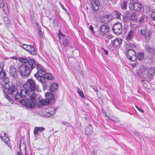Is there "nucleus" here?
Listing matches in <instances>:
<instances>
[{
    "label": "nucleus",
    "mask_w": 155,
    "mask_h": 155,
    "mask_svg": "<svg viewBox=\"0 0 155 155\" xmlns=\"http://www.w3.org/2000/svg\"><path fill=\"white\" fill-rule=\"evenodd\" d=\"M2 140L5 143H7V141L9 140V139L8 136L6 137H3L2 138H1Z\"/></svg>",
    "instance_id": "nucleus-35"
},
{
    "label": "nucleus",
    "mask_w": 155,
    "mask_h": 155,
    "mask_svg": "<svg viewBox=\"0 0 155 155\" xmlns=\"http://www.w3.org/2000/svg\"><path fill=\"white\" fill-rule=\"evenodd\" d=\"M115 13L116 16V18L117 19H120V17L122 14L117 11H115Z\"/></svg>",
    "instance_id": "nucleus-34"
},
{
    "label": "nucleus",
    "mask_w": 155,
    "mask_h": 155,
    "mask_svg": "<svg viewBox=\"0 0 155 155\" xmlns=\"http://www.w3.org/2000/svg\"><path fill=\"white\" fill-rule=\"evenodd\" d=\"M62 124H64V125H65L67 126H69V124H68V123L66 122H65V121H63L62 122Z\"/></svg>",
    "instance_id": "nucleus-48"
},
{
    "label": "nucleus",
    "mask_w": 155,
    "mask_h": 155,
    "mask_svg": "<svg viewBox=\"0 0 155 155\" xmlns=\"http://www.w3.org/2000/svg\"><path fill=\"white\" fill-rule=\"evenodd\" d=\"M0 77H2V79L6 84L9 82V79L6 77V74L4 71H2V70L0 72Z\"/></svg>",
    "instance_id": "nucleus-19"
},
{
    "label": "nucleus",
    "mask_w": 155,
    "mask_h": 155,
    "mask_svg": "<svg viewBox=\"0 0 155 155\" xmlns=\"http://www.w3.org/2000/svg\"><path fill=\"white\" fill-rule=\"evenodd\" d=\"M105 114V115H106V116H107V115L106 114Z\"/></svg>",
    "instance_id": "nucleus-64"
},
{
    "label": "nucleus",
    "mask_w": 155,
    "mask_h": 155,
    "mask_svg": "<svg viewBox=\"0 0 155 155\" xmlns=\"http://www.w3.org/2000/svg\"><path fill=\"white\" fill-rule=\"evenodd\" d=\"M102 110L103 111V113L104 114V115L105 114V113H106V111L105 110L103 109H102Z\"/></svg>",
    "instance_id": "nucleus-54"
},
{
    "label": "nucleus",
    "mask_w": 155,
    "mask_h": 155,
    "mask_svg": "<svg viewBox=\"0 0 155 155\" xmlns=\"http://www.w3.org/2000/svg\"><path fill=\"white\" fill-rule=\"evenodd\" d=\"M134 33L133 30H130L128 33L125 38V40L127 42L126 43V47L127 48L129 46L130 48H133V45L132 43V39L134 37Z\"/></svg>",
    "instance_id": "nucleus-6"
},
{
    "label": "nucleus",
    "mask_w": 155,
    "mask_h": 155,
    "mask_svg": "<svg viewBox=\"0 0 155 155\" xmlns=\"http://www.w3.org/2000/svg\"><path fill=\"white\" fill-rule=\"evenodd\" d=\"M136 14L134 13H132L130 15V18L132 20H134L136 19Z\"/></svg>",
    "instance_id": "nucleus-37"
},
{
    "label": "nucleus",
    "mask_w": 155,
    "mask_h": 155,
    "mask_svg": "<svg viewBox=\"0 0 155 155\" xmlns=\"http://www.w3.org/2000/svg\"><path fill=\"white\" fill-rule=\"evenodd\" d=\"M35 64L31 60L29 61V65L23 64L20 66L19 69L21 76H28L32 70L35 68Z\"/></svg>",
    "instance_id": "nucleus-2"
},
{
    "label": "nucleus",
    "mask_w": 155,
    "mask_h": 155,
    "mask_svg": "<svg viewBox=\"0 0 155 155\" xmlns=\"http://www.w3.org/2000/svg\"><path fill=\"white\" fill-rule=\"evenodd\" d=\"M109 31V28L106 24L102 25L100 27L99 35L102 36L107 35Z\"/></svg>",
    "instance_id": "nucleus-9"
},
{
    "label": "nucleus",
    "mask_w": 155,
    "mask_h": 155,
    "mask_svg": "<svg viewBox=\"0 0 155 155\" xmlns=\"http://www.w3.org/2000/svg\"><path fill=\"white\" fill-rule=\"evenodd\" d=\"M135 59H136V58H132V60H134V61L135 60Z\"/></svg>",
    "instance_id": "nucleus-62"
},
{
    "label": "nucleus",
    "mask_w": 155,
    "mask_h": 155,
    "mask_svg": "<svg viewBox=\"0 0 155 155\" xmlns=\"http://www.w3.org/2000/svg\"><path fill=\"white\" fill-rule=\"evenodd\" d=\"M122 42V39L120 38H117L114 40H112L111 45H112L114 47H117L120 46Z\"/></svg>",
    "instance_id": "nucleus-15"
},
{
    "label": "nucleus",
    "mask_w": 155,
    "mask_h": 155,
    "mask_svg": "<svg viewBox=\"0 0 155 155\" xmlns=\"http://www.w3.org/2000/svg\"><path fill=\"white\" fill-rule=\"evenodd\" d=\"M35 67H36L37 72L34 75L36 79L40 82L42 85L43 90L47 88V81L48 80H52L53 76L52 74L46 72V69L38 63L35 62Z\"/></svg>",
    "instance_id": "nucleus-1"
},
{
    "label": "nucleus",
    "mask_w": 155,
    "mask_h": 155,
    "mask_svg": "<svg viewBox=\"0 0 155 155\" xmlns=\"http://www.w3.org/2000/svg\"><path fill=\"white\" fill-rule=\"evenodd\" d=\"M145 48L146 51L149 53L153 54L154 53V50L153 48L151 47L148 45H145Z\"/></svg>",
    "instance_id": "nucleus-26"
},
{
    "label": "nucleus",
    "mask_w": 155,
    "mask_h": 155,
    "mask_svg": "<svg viewBox=\"0 0 155 155\" xmlns=\"http://www.w3.org/2000/svg\"><path fill=\"white\" fill-rule=\"evenodd\" d=\"M24 88H26L30 92L34 91L36 89L35 81L32 79H30L27 80L26 83L23 85Z\"/></svg>",
    "instance_id": "nucleus-5"
},
{
    "label": "nucleus",
    "mask_w": 155,
    "mask_h": 155,
    "mask_svg": "<svg viewBox=\"0 0 155 155\" xmlns=\"http://www.w3.org/2000/svg\"><path fill=\"white\" fill-rule=\"evenodd\" d=\"M142 7V5L140 2H131L129 4V7L131 10L135 12L140 11Z\"/></svg>",
    "instance_id": "nucleus-7"
},
{
    "label": "nucleus",
    "mask_w": 155,
    "mask_h": 155,
    "mask_svg": "<svg viewBox=\"0 0 155 155\" xmlns=\"http://www.w3.org/2000/svg\"><path fill=\"white\" fill-rule=\"evenodd\" d=\"M122 25L120 22H117L113 25L112 30L114 33L117 35H120L122 33Z\"/></svg>",
    "instance_id": "nucleus-8"
},
{
    "label": "nucleus",
    "mask_w": 155,
    "mask_h": 155,
    "mask_svg": "<svg viewBox=\"0 0 155 155\" xmlns=\"http://www.w3.org/2000/svg\"><path fill=\"white\" fill-rule=\"evenodd\" d=\"M105 41L106 43H107V41H108V40L106 39V38H105Z\"/></svg>",
    "instance_id": "nucleus-56"
},
{
    "label": "nucleus",
    "mask_w": 155,
    "mask_h": 155,
    "mask_svg": "<svg viewBox=\"0 0 155 155\" xmlns=\"http://www.w3.org/2000/svg\"><path fill=\"white\" fill-rule=\"evenodd\" d=\"M151 16L153 19L155 21V11L152 13Z\"/></svg>",
    "instance_id": "nucleus-42"
},
{
    "label": "nucleus",
    "mask_w": 155,
    "mask_h": 155,
    "mask_svg": "<svg viewBox=\"0 0 155 155\" xmlns=\"http://www.w3.org/2000/svg\"><path fill=\"white\" fill-rule=\"evenodd\" d=\"M9 147H11V144H10V143H8V141H7V143H5Z\"/></svg>",
    "instance_id": "nucleus-51"
},
{
    "label": "nucleus",
    "mask_w": 155,
    "mask_h": 155,
    "mask_svg": "<svg viewBox=\"0 0 155 155\" xmlns=\"http://www.w3.org/2000/svg\"><path fill=\"white\" fill-rule=\"evenodd\" d=\"M2 23H0V25H2Z\"/></svg>",
    "instance_id": "nucleus-63"
},
{
    "label": "nucleus",
    "mask_w": 155,
    "mask_h": 155,
    "mask_svg": "<svg viewBox=\"0 0 155 155\" xmlns=\"http://www.w3.org/2000/svg\"><path fill=\"white\" fill-rule=\"evenodd\" d=\"M89 86L90 87L94 89V90L97 92L98 91L97 87L96 86L94 85H90Z\"/></svg>",
    "instance_id": "nucleus-40"
},
{
    "label": "nucleus",
    "mask_w": 155,
    "mask_h": 155,
    "mask_svg": "<svg viewBox=\"0 0 155 155\" xmlns=\"http://www.w3.org/2000/svg\"><path fill=\"white\" fill-rule=\"evenodd\" d=\"M13 95L14 96L15 100H18L21 97H22L21 93L17 91L15 93L14 95Z\"/></svg>",
    "instance_id": "nucleus-30"
},
{
    "label": "nucleus",
    "mask_w": 155,
    "mask_h": 155,
    "mask_svg": "<svg viewBox=\"0 0 155 155\" xmlns=\"http://www.w3.org/2000/svg\"><path fill=\"white\" fill-rule=\"evenodd\" d=\"M57 108H54L53 107H51L49 108L48 112L47 113V116L48 117H50L51 115H53L55 113Z\"/></svg>",
    "instance_id": "nucleus-21"
},
{
    "label": "nucleus",
    "mask_w": 155,
    "mask_h": 155,
    "mask_svg": "<svg viewBox=\"0 0 155 155\" xmlns=\"http://www.w3.org/2000/svg\"><path fill=\"white\" fill-rule=\"evenodd\" d=\"M59 31H60L58 34V37L60 39L61 38H62V37L64 38L65 35L62 34L60 30H59Z\"/></svg>",
    "instance_id": "nucleus-39"
},
{
    "label": "nucleus",
    "mask_w": 155,
    "mask_h": 155,
    "mask_svg": "<svg viewBox=\"0 0 155 155\" xmlns=\"http://www.w3.org/2000/svg\"><path fill=\"white\" fill-rule=\"evenodd\" d=\"M5 97L7 99L10 103L12 104H13V100L6 93H5L4 94Z\"/></svg>",
    "instance_id": "nucleus-33"
},
{
    "label": "nucleus",
    "mask_w": 155,
    "mask_h": 155,
    "mask_svg": "<svg viewBox=\"0 0 155 155\" xmlns=\"http://www.w3.org/2000/svg\"><path fill=\"white\" fill-rule=\"evenodd\" d=\"M37 28H38V32L41 31V29L40 28L39 26H38V27H37Z\"/></svg>",
    "instance_id": "nucleus-52"
},
{
    "label": "nucleus",
    "mask_w": 155,
    "mask_h": 155,
    "mask_svg": "<svg viewBox=\"0 0 155 155\" xmlns=\"http://www.w3.org/2000/svg\"><path fill=\"white\" fill-rule=\"evenodd\" d=\"M127 5V1L121 3V8L123 10L126 9Z\"/></svg>",
    "instance_id": "nucleus-32"
},
{
    "label": "nucleus",
    "mask_w": 155,
    "mask_h": 155,
    "mask_svg": "<svg viewBox=\"0 0 155 155\" xmlns=\"http://www.w3.org/2000/svg\"><path fill=\"white\" fill-rule=\"evenodd\" d=\"M58 84H57L54 83L51 84L49 90L51 92H54L57 90L58 87Z\"/></svg>",
    "instance_id": "nucleus-25"
},
{
    "label": "nucleus",
    "mask_w": 155,
    "mask_h": 155,
    "mask_svg": "<svg viewBox=\"0 0 155 155\" xmlns=\"http://www.w3.org/2000/svg\"><path fill=\"white\" fill-rule=\"evenodd\" d=\"M5 24L7 26H9L10 25V21L8 18L7 17H5L3 18Z\"/></svg>",
    "instance_id": "nucleus-29"
},
{
    "label": "nucleus",
    "mask_w": 155,
    "mask_h": 155,
    "mask_svg": "<svg viewBox=\"0 0 155 155\" xmlns=\"http://www.w3.org/2000/svg\"><path fill=\"white\" fill-rule=\"evenodd\" d=\"M21 145L20 144V146H19L20 152H18V155H22V153L21 150Z\"/></svg>",
    "instance_id": "nucleus-47"
},
{
    "label": "nucleus",
    "mask_w": 155,
    "mask_h": 155,
    "mask_svg": "<svg viewBox=\"0 0 155 155\" xmlns=\"http://www.w3.org/2000/svg\"><path fill=\"white\" fill-rule=\"evenodd\" d=\"M113 36L111 35H108L106 37V38L108 40V39H111L112 38H113Z\"/></svg>",
    "instance_id": "nucleus-44"
},
{
    "label": "nucleus",
    "mask_w": 155,
    "mask_h": 155,
    "mask_svg": "<svg viewBox=\"0 0 155 155\" xmlns=\"http://www.w3.org/2000/svg\"><path fill=\"white\" fill-rule=\"evenodd\" d=\"M31 60L33 61L34 64H35V61L34 59L28 58H25L23 57H20L19 58V60L20 62L21 63H26V64H28V65H29V61Z\"/></svg>",
    "instance_id": "nucleus-17"
},
{
    "label": "nucleus",
    "mask_w": 155,
    "mask_h": 155,
    "mask_svg": "<svg viewBox=\"0 0 155 155\" xmlns=\"http://www.w3.org/2000/svg\"><path fill=\"white\" fill-rule=\"evenodd\" d=\"M91 153H92L93 155L95 154L96 153V152L94 150L92 151Z\"/></svg>",
    "instance_id": "nucleus-53"
},
{
    "label": "nucleus",
    "mask_w": 155,
    "mask_h": 155,
    "mask_svg": "<svg viewBox=\"0 0 155 155\" xmlns=\"http://www.w3.org/2000/svg\"><path fill=\"white\" fill-rule=\"evenodd\" d=\"M29 48L27 51L29 52L31 55H35L36 54V51L35 48L32 45H30Z\"/></svg>",
    "instance_id": "nucleus-28"
},
{
    "label": "nucleus",
    "mask_w": 155,
    "mask_h": 155,
    "mask_svg": "<svg viewBox=\"0 0 155 155\" xmlns=\"http://www.w3.org/2000/svg\"><path fill=\"white\" fill-rule=\"evenodd\" d=\"M7 91L8 93L10 95H14L15 93L17 92V88L15 85H13L9 87Z\"/></svg>",
    "instance_id": "nucleus-14"
},
{
    "label": "nucleus",
    "mask_w": 155,
    "mask_h": 155,
    "mask_svg": "<svg viewBox=\"0 0 155 155\" xmlns=\"http://www.w3.org/2000/svg\"><path fill=\"white\" fill-rule=\"evenodd\" d=\"M42 149H41L40 148H38V150H41Z\"/></svg>",
    "instance_id": "nucleus-61"
},
{
    "label": "nucleus",
    "mask_w": 155,
    "mask_h": 155,
    "mask_svg": "<svg viewBox=\"0 0 155 155\" xmlns=\"http://www.w3.org/2000/svg\"><path fill=\"white\" fill-rule=\"evenodd\" d=\"M8 136L4 132H2L0 134V137L2 138L3 137Z\"/></svg>",
    "instance_id": "nucleus-41"
},
{
    "label": "nucleus",
    "mask_w": 155,
    "mask_h": 155,
    "mask_svg": "<svg viewBox=\"0 0 155 155\" xmlns=\"http://www.w3.org/2000/svg\"><path fill=\"white\" fill-rule=\"evenodd\" d=\"M142 36L144 37L146 41H149L151 36V34L150 31L147 30H142L140 31Z\"/></svg>",
    "instance_id": "nucleus-11"
},
{
    "label": "nucleus",
    "mask_w": 155,
    "mask_h": 155,
    "mask_svg": "<svg viewBox=\"0 0 155 155\" xmlns=\"http://www.w3.org/2000/svg\"><path fill=\"white\" fill-rule=\"evenodd\" d=\"M29 48H30V45H26L25 44H23L22 45V48L26 51L28 50V49Z\"/></svg>",
    "instance_id": "nucleus-38"
},
{
    "label": "nucleus",
    "mask_w": 155,
    "mask_h": 155,
    "mask_svg": "<svg viewBox=\"0 0 155 155\" xmlns=\"http://www.w3.org/2000/svg\"><path fill=\"white\" fill-rule=\"evenodd\" d=\"M0 7L3 8V10L5 13H7L9 11V9L6 4L4 3L3 0H0Z\"/></svg>",
    "instance_id": "nucleus-18"
},
{
    "label": "nucleus",
    "mask_w": 155,
    "mask_h": 155,
    "mask_svg": "<svg viewBox=\"0 0 155 155\" xmlns=\"http://www.w3.org/2000/svg\"><path fill=\"white\" fill-rule=\"evenodd\" d=\"M144 54L142 52H140L137 54V58L139 60H142L144 58Z\"/></svg>",
    "instance_id": "nucleus-31"
},
{
    "label": "nucleus",
    "mask_w": 155,
    "mask_h": 155,
    "mask_svg": "<svg viewBox=\"0 0 155 155\" xmlns=\"http://www.w3.org/2000/svg\"><path fill=\"white\" fill-rule=\"evenodd\" d=\"M126 15H129L130 14V12H126Z\"/></svg>",
    "instance_id": "nucleus-57"
},
{
    "label": "nucleus",
    "mask_w": 155,
    "mask_h": 155,
    "mask_svg": "<svg viewBox=\"0 0 155 155\" xmlns=\"http://www.w3.org/2000/svg\"><path fill=\"white\" fill-rule=\"evenodd\" d=\"M143 19H139V21L140 22L141 21H143Z\"/></svg>",
    "instance_id": "nucleus-59"
},
{
    "label": "nucleus",
    "mask_w": 155,
    "mask_h": 155,
    "mask_svg": "<svg viewBox=\"0 0 155 155\" xmlns=\"http://www.w3.org/2000/svg\"><path fill=\"white\" fill-rule=\"evenodd\" d=\"M136 106V108L140 111L142 113H143V110L141 108H139L138 107L137 105H136L135 106Z\"/></svg>",
    "instance_id": "nucleus-46"
},
{
    "label": "nucleus",
    "mask_w": 155,
    "mask_h": 155,
    "mask_svg": "<svg viewBox=\"0 0 155 155\" xmlns=\"http://www.w3.org/2000/svg\"><path fill=\"white\" fill-rule=\"evenodd\" d=\"M91 7L92 10L97 11L99 9L100 3L98 0H91Z\"/></svg>",
    "instance_id": "nucleus-12"
},
{
    "label": "nucleus",
    "mask_w": 155,
    "mask_h": 155,
    "mask_svg": "<svg viewBox=\"0 0 155 155\" xmlns=\"http://www.w3.org/2000/svg\"><path fill=\"white\" fill-rule=\"evenodd\" d=\"M10 58L13 59H15V58L14 57H12Z\"/></svg>",
    "instance_id": "nucleus-60"
},
{
    "label": "nucleus",
    "mask_w": 155,
    "mask_h": 155,
    "mask_svg": "<svg viewBox=\"0 0 155 155\" xmlns=\"http://www.w3.org/2000/svg\"><path fill=\"white\" fill-rule=\"evenodd\" d=\"M10 74L13 77L16 78L17 77V71L16 69L12 67L10 68Z\"/></svg>",
    "instance_id": "nucleus-20"
},
{
    "label": "nucleus",
    "mask_w": 155,
    "mask_h": 155,
    "mask_svg": "<svg viewBox=\"0 0 155 155\" xmlns=\"http://www.w3.org/2000/svg\"><path fill=\"white\" fill-rule=\"evenodd\" d=\"M93 128L91 124H89V126L86 127L85 129V132L87 134L91 135L93 133Z\"/></svg>",
    "instance_id": "nucleus-23"
},
{
    "label": "nucleus",
    "mask_w": 155,
    "mask_h": 155,
    "mask_svg": "<svg viewBox=\"0 0 155 155\" xmlns=\"http://www.w3.org/2000/svg\"><path fill=\"white\" fill-rule=\"evenodd\" d=\"M36 94L33 93L30 96V99L24 98L19 101L20 103L28 108L32 109L35 107L36 102Z\"/></svg>",
    "instance_id": "nucleus-3"
},
{
    "label": "nucleus",
    "mask_w": 155,
    "mask_h": 155,
    "mask_svg": "<svg viewBox=\"0 0 155 155\" xmlns=\"http://www.w3.org/2000/svg\"><path fill=\"white\" fill-rule=\"evenodd\" d=\"M35 24L36 25L37 27H38V26H39L37 23H35Z\"/></svg>",
    "instance_id": "nucleus-58"
},
{
    "label": "nucleus",
    "mask_w": 155,
    "mask_h": 155,
    "mask_svg": "<svg viewBox=\"0 0 155 155\" xmlns=\"http://www.w3.org/2000/svg\"><path fill=\"white\" fill-rule=\"evenodd\" d=\"M78 93L79 95L82 98L84 97V95L83 91L79 89L78 90Z\"/></svg>",
    "instance_id": "nucleus-36"
},
{
    "label": "nucleus",
    "mask_w": 155,
    "mask_h": 155,
    "mask_svg": "<svg viewBox=\"0 0 155 155\" xmlns=\"http://www.w3.org/2000/svg\"><path fill=\"white\" fill-rule=\"evenodd\" d=\"M127 50L126 51V55L127 58L132 61H134V60H132L133 58L135 57L134 55L136 54L135 51L132 48H130L129 46L127 48Z\"/></svg>",
    "instance_id": "nucleus-10"
},
{
    "label": "nucleus",
    "mask_w": 155,
    "mask_h": 155,
    "mask_svg": "<svg viewBox=\"0 0 155 155\" xmlns=\"http://www.w3.org/2000/svg\"><path fill=\"white\" fill-rule=\"evenodd\" d=\"M45 129V128L43 127H36L34 130V134L35 135L38 134V131L42 132Z\"/></svg>",
    "instance_id": "nucleus-24"
},
{
    "label": "nucleus",
    "mask_w": 155,
    "mask_h": 155,
    "mask_svg": "<svg viewBox=\"0 0 155 155\" xmlns=\"http://www.w3.org/2000/svg\"><path fill=\"white\" fill-rule=\"evenodd\" d=\"M62 45L65 48L68 46H69L70 48H72L74 46L68 38H65L64 39L62 42Z\"/></svg>",
    "instance_id": "nucleus-16"
},
{
    "label": "nucleus",
    "mask_w": 155,
    "mask_h": 155,
    "mask_svg": "<svg viewBox=\"0 0 155 155\" xmlns=\"http://www.w3.org/2000/svg\"><path fill=\"white\" fill-rule=\"evenodd\" d=\"M30 91L26 88H24L23 89H21L20 93L22 97H25L27 95H29V92Z\"/></svg>",
    "instance_id": "nucleus-22"
},
{
    "label": "nucleus",
    "mask_w": 155,
    "mask_h": 155,
    "mask_svg": "<svg viewBox=\"0 0 155 155\" xmlns=\"http://www.w3.org/2000/svg\"><path fill=\"white\" fill-rule=\"evenodd\" d=\"M112 16L110 15L103 14L101 17H100L101 19L100 20V22L103 23H107L109 21L111 20Z\"/></svg>",
    "instance_id": "nucleus-13"
},
{
    "label": "nucleus",
    "mask_w": 155,
    "mask_h": 155,
    "mask_svg": "<svg viewBox=\"0 0 155 155\" xmlns=\"http://www.w3.org/2000/svg\"><path fill=\"white\" fill-rule=\"evenodd\" d=\"M23 150L25 152V153H26V147H25H25H24V150Z\"/></svg>",
    "instance_id": "nucleus-55"
},
{
    "label": "nucleus",
    "mask_w": 155,
    "mask_h": 155,
    "mask_svg": "<svg viewBox=\"0 0 155 155\" xmlns=\"http://www.w3.org/2000/svg\"><path fill=\"white\" fill-rule=\"evenodd\" d=\"M154 70L152 68H150L147 72V76L149 78H152Z\"/></svg>",
    "instance_id": "nucleus-27"
},
{
    "label": "nucleus",
    "mask_w": 155,
    "mask_h": 155,
    "mask_svg": "<svg viewBox=\"0 0 155 155\" xmlns=\"http://www.w3.org/2000/svg\"><path fill=\"white\" fill-rule=\"evenodd\" d=\"M46 100H43L41 101V105H46L47 104H52L54 102V98L53 94L50 92L45 94Z\"/></svg>",
    "instance_id": "nucleus-4"
},
{
    "label": "nucleus",
    "mask_w": 155,
    "mask_h": 155,
    "mask_svg": "<svg viewBox=\"0 0 155 155\" xmlns=\"http://www.w3.org/2000/svg\"><path fill=\"white\" fill-rule=\"evenodd\" d=\"M59 4L61 7L64 10L67 12V9L64 7L63 5L62 4V3L61 2H60Z\"/></svg>",
    "instance_id": "nucleus-43"
},
{
    "label": "nucleus",
    "mask_w": 155,
    "mask_h": 155,
    "mask_svg": "<svg viewBox=\"0 0 155 155\" xmlns=\"http://www.w3.org/2000/svg\"><path fill=\"white\" fill-rule=\"evenodd\" d=\"M39 36L41 38L42 37V33L41 32V31L39 32Z\"/></svg>",
    "instance_id": "nucleus-50"
},
{
    "label": "nucleus",
    "mask_w": 155,
    "mask_h": 155,
    "mask_svg": "<svg viewBox=\"0 0 155 155\" xmlns=\"http://www.w3.org/2000/svg\"><path fill=\"white\" fill-rule=\"evenodd\" d=\"M101 49L103 50L104 51L106 55H107L108 54V51L107 50L105 49L103 47H101Z\"/></svg>",
    "instance_id": "nucleus-45"
},
{
    "label": "nucleus",
    "mask_w": 155,
    "mask_h": 155,
    "mask_svg": "<svg viewBox=\"0 0 155 155\" xmlns=\"http://www.w3.org/2000/svg\"><path fill=\"white\" fill-rule=\"evenodd\" d=\"M90 29L91 30V31L92 32H93V33L94 32V30H93V27L92 25H90Z\"/></svg>",
    "instance_id": "nucleus-49"
}]
</instances>
